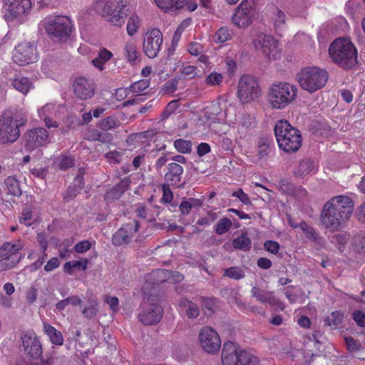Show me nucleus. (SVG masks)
I'll return each mask as SVG.
<instances>
[{"label": "nucleus", "mask_w": 365, "mask_h": 365, "mask_svg": "<svg viewBox=\"0 0 365 365\" xmlns=\"http://www.w3.org/2000/svg\"><path fill=\"white\" fill-rule=\"evenodd\" d=\"M88 262L87 259L67 262L63 265V271L68 274H72L75 269L85 271L87 268Z\"/></svg>", "instance_id": "2f4dec72"}, {"label": "nucleus", "mask_w": 365, "mask_h": 365, "mask_svg": "<svg viewBox=\"0 0 365 365\" xmlns=\"http://www.w3.org/2000/svg\"><path fill=\"white\" fill-rule=\"evenodd\" d=\"M183 168L176 163H170L167 166V172L165 174V181L168 185L180 187Z\"/></svg>", "instance_id": "393cba45"}, {"label": "nucleus", "mask_w": 365, "mask_h": 365, "mask_svg": "<svg viewBox=\"0 0 365 365\" xmlns=\"http://www.w3.org/2000/svg\"><path fill=\"white\" fill-rule=\"evenodd\" d=\"M43 331L48 336L52 344L57 346H61L63 344V335L54 327L48 323H43Z\"/></svg>", "instance_id": "cd10ccee"}, {"label": "nucleus", "mask_w": 365, "mask_h": 365, "mask_svg": "<svg viewBox=\"0 0 365 365\" xmlns=\"http://www.w3.org/2000/svg\"><path fill=\"white\" fill-rule=\"evenodd\" d=\"M163 310L158 303H151L149 299H144L138 319L145 325L158 324L163 317Z\"/></svg>", "instance_id": "f8f14e48"}, {"label": "nucleus", "mask_w": 365, "mask_h": 365, "mask_svg": "<svg viewBox=\"0 0 365 365\" xmlns=\"http://www.w3.org/2000/svg\"><path fill=\"white\" fill-rule=\"evenodd\" d=\"M232 32L226 26L220 28L215 33V37L216 41L219 43H224L232 38Z\"/></svg>", "instance_id": "8fccbe9b"}, {"label": "nucleus", "mask_w": 365, "mask_h": 365, "mask_svg": "<svg viewBox=\"0 0 365 365\" xmlns=\"http://www.w3.org/2000/svg\"><path fill=\"white\" fill-rule=\"evenodd\" d=\"M2 2L4 17L7 21L21 19L31 9V0H2Z\"/></svg>", "instance_id": "9b49d317"}, {"label": "nucleus", "mask_w": 365, "mask_h": 365, "mask_svg": "<svg viewBox=\"0 0 365 365\" xmlns=\"http://www.w3.org/2000/svg\"><path fill=\"white\" fill-rule=\"evenodd\" d=\"M349 238L350 235L346 232L335 233L329 236L331 242L337 245L340 252L344 251V246L348 242Z\"/></svg>", "instance_id": "f704fd0d"}, {"label": "nucleus", "mask_w": 365, "mask_h": 365, "mask_svg": "<svg viewBox=\"0 0 365 365\" xmlns=\"http://www.w3.org/2000/svg\"><path fill=\"white\" fill-rule=\"evenodd\" d=\"M297 96V88L287 82L272 84L268 90L267 101L274 109L282 110L292 103Z\"/></svg>", "instance_id": "20e7f679"}, {"label": "nucleus", "mask_w": 365, "mask_h": 365, "mask_svg": "<svg viewBox=\"0 0 365 365\" xmlns=\"http://www.w3.org/2000/svg\"><path fill=\"white\" fill-rule=\"evenodd\" d=\"M259 0H242L232 17V23L239 28L250 26L258 12Z\"/></svg>", "instance_id": "6e6552de"}, {"label": "nucleus", "mask_w": 365, "mask_h": 365, "mask_svg": "<svg viewBox=\"0 0 365 365\" xmlns=\"http://www.w3.org/2000/svg\"><path fill=\"white\" fill-rule=\"evenodd\" d=\"M174 146L178 152L182 153H189L192 150V143L190 140L177 139L174 142Z\"/></svg>", "instance_id": "603ef678"}, {"label": "nucleus", "mask_w": 365, "mask_h": 365, "mask_svg": "<svg viewBox=\"0 0 365 365\" xmlns=\"http://www.w3.org/2000/svg\"><path fill=\"white\" fill-rule=\"evenodd\" d=\"M239 362L237 365H257L258 359L255 355L245 351H240Z\"/></svg>", "instance_id": "a19ab883"}, {"label": "nucleus", "mask_w": 365, "mask_h": 365, "mask_svg": "<svg viewBox=\"0 0 365 365\" xmlns=\"http://www.w3.org/2000/svg\"><path fill=\"white\" fill-rule=\"evenodd\" d=\"M232 246L235 250L247 252L251 249L252 242L247 234L243 232L232 240Z\"/></svg>", "instance_id": "7c9ffc66"}, {"label": "nucleus", "mask_w": 365, "mask_h": 365, "mask_svg": "<svg viewBox=\"0 0 365 365\" xmlns=\"http://www.w3.org/2000/svg\"><path fill=\"white\" fill-rule=\"evenodd\" d=\"M124 54L128 61L135 65L138 62L139 53L137 51L136 46L132 42H127L124 47Z\"/></svg>", "instance_id": "72a5a7b5"}, {"label": "nucleus", "mask_w": 365, "mask_h": 365, "mask_svg": "<svg viewBox=\"0 0 365 365\" xmlns=\"http://www.w3.org/2000/svg\"><path fill=\"white\" fill-rule=\"evenodd\" d=\"M352 318L357 326L365 327V314L361 310H356L352 314Z\"/></svg>", "instance_id": "338daca9"}, {"label": "nucleus", "mask_w": 365, "mask_h": 365, "mask_svg": "<svg viewBox=\"0 0 365 365\" xmlns=\"http://www.w3.org/2000/svg\"><path fill=\"white\" fill-rule=\"evenodd\" d=\"M80 189L72 185L69 186L66 192L63 195V200L66 202L72 200L80 192Z\"/></svg>", "instance_id": "680f3d73"}, {"label": "nucleus", "mask_w": 365, "mask_h": 365, "mask_svg": "<svg viewBox=\"0 0 365 365\" xmlns=\"http://www.w3.org/2000/svg\"><path fill=\"white\" fill-rule=\"evenodd\" d=\"M240 351L237 345L230 341L225 342L222 351V362L223 365H237L239 362Z\"/></svg>", "instance_id": "b1692460"}, {"label": "nucleus", "mask_w": 365, "mask_h": 365, "mask_svg": "<svg viewBox=\"0 0 365 365\" xmlns=\"http://www.w3.org/2000/svg\"><path fill=\"white\" fill-rule=\"evenodd\" d=\"M38 55L36 48L29 42L19 43L13 52V61L19 65L24 66L36 62Z\"/></svg>", "instance_id": "ddd939ff"}, {"label": "nucleus", "mask_w": 365, "mask_h": 365, "mask_svg": "<svg viewBox=\"0 0 365 365\" xmlns=\"http://www.w3.org/2000/svg\"><path fill=\"white\" fill-rule=\"evenodd\" d=\"M170 185H168V184L167 183L163 184L162 186L163 197L161 198V201L165 203H169L173 199V194L170 188Z\"/></svg>", "instance_id": "0e129e2a"}, {"label": "nucleus", "mask_w": 365, "mask_h": 365, "mask_svg": "<svg viewBox=\"0 0 365 365\" xmlns=\"http://www.w3.org/2000/svg\"><path fill=\"white\" fill-rule=\"evenodd\" d=\"M218 217L219 215L217 212L208 211L206 216L197 220L196 225L205 227L210 226L218 218Z\"/></svg>", "instance_id": "3c124183"}, {"label": "nucleus", "mask_w": 365, "mask_h": 365, "mask_svg": "<svg viewBox=\"0 0 365 365\" xmlns=\"http://www.w3.org/2000/svg\"><path fill=\"white\" fill-rule=\"evenodd\" d=\"M237 96L242 103L259 98L261 89L257 79L250 75L242 76L238 82Z\"/></svg>", "instance_id": "9d476101"}, {"label": "nucleus", "mask_w": 365, "mask_h": 365, "mask_svg": "<svg viewBox=\"0 0 365 365\" xmlns=\"http://www.w3.org/2000/svg\"><path fill=\"white\" fill-rule=\"evenodd\" d=\"M130 179L129 177L123 178L118 184H117L109 192L113 197L119 198L124 193L130 185Z\"/></svg>", "instance_id": "e433bc0d"}, {"label": "nucleus", "mask_w": 365, "mask_h": 365, "mask_svg": "<svg viewBox=\"0 0 365 365\" xmlns=\"http://www.w3.org/2000/svg\"><path fill=\"white\" fill-rule=\"evenodd\" d=\"M55 163L61 170H66L68 168L73 167L75 164L73 158L71 155H61L58 156L56 159Z\"/></svg>", "instance_id": "79ce46f5"}, {"label": "nucleus", "mask_w": 365, "mask_h": 365, "mask_svg": "<svg viewBox=\"0 0 365 365\" xmlns=\"http://www.w3.org/2000/svg\"><path fill=\"white\" fill-rule=\"evenodd\" d=\"M81 299L79 298L77 295L71 296L69 297H67L65 299L59 301L56 304V308L59 310L62 311L63 310L66 306L68 304H72L73 306L81 305Z\"/></svg>", "instance_id": "de8ad7c7"}, {"label": "nucleus", "mask_w": 365, "mask_h": 365, "mask_svg": "<svg viewBox=\"0 0 365 365\" xmlns=\"http://www.w3.org/2000/svg\"><path fill=\"white\" fill-rule=\"evenodd\" d=\"M140 223L134 220L131 222L123 225V226L116 231L112 237V242L115 246H121L128 244L134 235L138 231Z\"/></svg>", "instance_id": "a211bd4d"}, {"label": "nucleus", "mask_w": 365, "mask_h": 365, "mask_svg": "<svg viewBox=\"0 0 365 365\" xmlns=\"http://www.w3.org/2000/svg\"><path fill=\"white\" fill-rule=\"evenodd\" d=\"M253 45L269 60L276 61L281 57V48L279 41L271 35L260 33L257 35L253 41Z\"/></svg>", "instance_id": "1a4fd4ad"}, {"label": "nucleus", "mask_w": 365, "mask_h": 365, "mask_svg": "<svg viewBox=\"0 0 365 365\" xmlns=\"http://www.w3.org/2000/svg\"><path fill=\"white\" fill-rule=\"evenodd\" d=\"M223 77L222 74L217 72H212L206 76L205 83L210 86L220 85L222 82Z\"/></svg>", "instance_id": "4d7b16f0"}, {"label": "nucleus", "mask_w": 365, "mask_h": 365, "mask_svg": "<svg viewBox=\"0 0 365 365\" xmlns=\"http://www.w3.org/2000/svg\"><path fill=\"white\" fill-rule=\"evenodd\" d=\"M279 187L281 191L287 195L293 194L294 190V185L284 179H282L279 182Z\"/></svg>", "instance_id": "69168bd1"}, {"label": "nucleus", "mask_w": 365, "mask_h": 365, "mask_svg": "<svg viewBox=\"0 0 365 365\" xmlns=\"http://www.w3.org/2000/svg\"><path fill=\"white\" fill-rule=\"evenodd\" d=\"M203 205V200L190 197L188 199H183L179 205V210L183 215L190 214L192 208H199Z\"/></svg>", "instance_id": "bb28decb"}, {"label": "nucleus", "mask_w": 365, "mask_h": 365, "mask_svg": "<svg viewBox=\"0 0 365 365\" xmlns=\"http://www.w3.org/2000/svg\"><path fill=\"white\" fill-rule=\"evenodd\" d=\"M314 168L313 162L309 159L302 160L297 169L294 171L296 175L303 177L309 174Z\"/></svg>", "instance_id": "c03bdc74"}, {"label": "nucleus", "mask_w": 365, "mask_h": 365, "mask_svg": "<svg viewBox=\"0 0 365 365\" xmlns=\"http://www.w3.org/2000/svg\"><path fill=\"white\" fill-rule=\"evenodd\" d=\"M26 122L24 119H15L10 111L4 113L0 117V143H14L20 136L19 128Z\"/></svg>", "instance_id": "423d86ee"}, {"label": "nucleus", "mask_w": 365, "mask_h": 365, "mask_svg": "<svg viewBox=\"0 0 365 365\" xmlns=\"http://www.w3.org/2000/svg\"><path fill=\"white\" fill-rule=\"evenodd\" d=\"M250 293L252 297L263 304H268L270 307L277 309L284 310V304L275 296L274 292L273 291L254 286Z\"/></svg>", "instance_id": "6ab92c4d"}, {"label": "nucleus", "mask_w": 365, "mask_h": 365, "mask_svg": "<svg viewBox=\"0 0 365 365\" xmlns=\"http://www.w3.org/2000/svg\"><path fill=\"white\" fill-rule=\"evenodd\" d=\"M113 53L106 48L101 50L98 56L92 60L93 65L102 71L104 69V64L106 61L111 58Z\"/></svg>", "instance_id": "473e14b6"}, {"label": "nucleus", "mask_w": 365, "mask_h": 365, "mask_svg": "<svg viewBox=\"0 0 365 365\" xmlns=\"http://www.w3.org/2000/svg\"><path fill=\"white\" fill-rule=\"evenodd\" d=\"M354 209L353 200L346 195H337L329 199L321 211V222L330 231H338L346 227Z\"/></svg>", "instance_id": "f257e3e1"}, {"label": "nucleus", "mask_w": 365, "mask_h": 365, "mask_svg": "<svg viewBox=\"0 0 365 365\" xmlns=\"http://www.w3.org/2000/svg\"><path fill=\"white\" fill-rule=\"evenodd\" d=\"M344 319V315L339 312H334L329 316L326 320L327 324L331 327H337L339 326Z\"/></svg>", "instance_id": "6e6d98bb"}, {"label": "nucleus", "mask_w": 365, "mask_h": 365, "mask_svg": "<svg viewBox=\"0 0 365 365\" xmlns=\"http://www.w3.org/2000/svg\"><path fill=\"white\" fill-rule=\"evenodd\" d=\"M219 105V103L213 104L209 110L206 112L209 119L214 121L220 120L222 119V115Z\"/></svg>", "instance_id": "bf43d9fd"}, {"label": "nucleus", "mask_w": 365, "mask_h": 365, "mask_svg": "<svg viewBox=\"0 0 365 365\" xmlns=\"http://www.w3.org/2000/svg\"><path fill=\"white\" fill-rule=\"evenodd\" d=\"M199 341L202 349L209 354L217 352L221 346L219 334L210 327H204L200 329Z\"/></svg>", "instance_id": "2eb2a0df"}, {"label": "nucleus", "mask_w": 365, "mask_h": 365, "mask_svg": "<svg viewBox=\"0 0 365 365\" xmlns=\"http://www.w3.org/2000/svg\"><path fill=\"white\" fill-rule=\"evenodd\" d=\"M272 19L276 30H282L284 28L287 16L283 11L277 8L272 14Z\"/></svg>", "instance_id": "58836bf2"}, {"label": "nucleus", "mask_w": 365, "mask_h": 365, "mask_svg": "<svg viewBox=\"0 0 365 365\" xmlns=\"http://www.w3.org/2000/svg\"><path fill=\"white\" fill-rule=\"evenodd\" d=\"M25 353L34 359L38 358L42 354V346L39 339L34 333H25L21 336Z\"/></svg>", "instance_id": "412c9836"}, {"label": "nucleus", "mask_w": 365, "mask_h": 365, "mask_svg": "<svg viewBox=\"0 0 365 365\" xmlns=\"http://www.w3.org/2000/svg\"><path fill=\"white\" fill-rule=\"evenodd\" d=\"M156 5L162 10L168 9L178 10L186 8L190 11H195L197 7V3L194 0H154Z\"/></svg>", "instance_id": "4be33fe9"}, {"label": "nucleus", "mask_w": 365, "mask_h": 365, "mask_svg": "<svg viewBox=\"0 0 365 365\" xmlns=\"http://www.w3.org/2000/svg\"><path fill=\"white\" fill-rule=\"evenodd\" d=\"M232 222L228 217L221 218L215 226V232L218 235H222L227 232L232 227Z\"/></svg>", "instance_id": "37998d69"}, {"label": "nucleus", "mask_w": 365, "mask_h": 365, "mask_svg": "<svg viewBox=\"0 0 365 365\" xmlns=\"http://www.w3.org/2000/svg\"><path fill=\"white\" fill-rule=\"evenodd\" d=\"M125 150H113L105 154V158L107 159L108 163L118 164L121 162L122 158L125 154Z\"/></svg>", "instance_id": "5fc2aeb1"}, {"label": "nucleus", "mask_w": 365, "mask_h": 365, "mask_svg": "<svg viewBox=\"0 0 365 365\" xmlns=\"http://www.w3.org/2000/svg\"><path fill=\"white\" fill-rule=\"evenodd\" d=\"M73 89L75 96L82 101L92 98L96 93L93 80L85 77L77 78L73 83Z\"/></svg>", "instance_id": "aec40b11"}, {"label": "nucleus", "mask_w": 365, "mask_h": 365, "mask_svg": "<svg viewBox=\"0 0 365 365\" xmlns=\"http://www.w3.org/2000/svg\"><path fill=\"white\" fill-rule=\"evenodd\" d=\"M41 244V247L42 250V253L41 256L31 264L32 269L37 270L44 263L46 259L47 258V254L46 251L48 248V243L45 240L39 241Z\"/></svg>", "instance_id": "09e8293b"}, {"label": "nucleus", "mask_w": 365, "mask_h": 365, "mask_svg": "<svg viewBox=\"0 0 365 365\" xmlns=\"http://www.w3.org/2000/svg\"><path fill=\"white\" fill-rule=\"evenodd\" d=\"M292 130H297L292 127L287 120H279L274 126V134L277 141H280L282 139L286 138L291 133Z\"/></svg>", "instance_id": "a878e982"}, {"label": "nucleus", "mask_w": 365, "mask_h": 365, "mask_svg": "<svg viewBox=\"0 0 365 365\" xmlns=\"http://www.w3.org/2000/svg\"><path fill=\"white\" fill-rule=\"evenodd\" d=\"M13 87L23 94H26L33 87L31 81L24 76L14 78L11 81Z\"/></svg>", "instance_id": "c756f323"}, {"label": "nucleus", "mask_w": 365, "mask_h": 365, "mask_svg": "<svg viewBox=\"0 0 365 365\" xmlns=\"http://www.w3.org/2000/svg\"><path fill=\"white\" fill-rule=\"evenodd\" d=\"M25 148L31 152L48 143V133L43 128H36L24 134Z\"/></svg>", "instance_id": "dca6fc26"}, {"label": "nucleus", "mask_w": 365, "mask_h": 365, "mask_svg": "<svg viewBox=\"0 0 365 365\" xmlns=\"http://www.w3.org/2000/svg\"><path fill=\"white\" fill-rule=\"evenodd\" d=\"M149 86L150 81L147 79H143L133 83L130 86V89L133 93H140L147 89Z\"/></svg>", "instance_id": "13d9d810"}, {"label": "nucleus", "mask_w": 365, "mask_h": 365, "mask_svg": "<svg viewBox=\"0 0 365 365\" xmlns=\"http://www.w3.org/2000/svg\"><path fill=\"white\" fill-rule=\"evenodd\" d=\"M223 277L240 280L245 277V270L240 267H231L223 269Z\"/></svg>", "instance_id": "ea45409f"}, {"label": "nucleus", "mask_w": 365, "mask_h": 365, "mask_svg": "<svg viewBox=\"0 0 365 365\" xmlns=\"http://www.w3.org/2000/svg\"><path fill=\"white\" fill-rule=\"evenodd\" d=\"M4 183L9 194L14 196H20L21 195L19 182L14 177H7Z\"/></svg>", "instance_id": "4c0bfd02"}, {"label": "nucleus", "mask_w": 365, "mask_h": 365, "mask_svg": "<svg viewBox=\"0 0 365 365\" xmlns=\"http://www.w3.org/2000/svg\"><path fill=\"white\" fill-rule=\"evenodd\" d=\"M24 243L21 240L6 242L0 247V272L11 269L21 260V250Z\"/></svg>", "instance_id": "0eeeda50"}, {"label": "nucleus", "mask_w": 365, "mask_h": 365, "mask_svg": "<svg viewBox=\"0 0 365 365\" xmlns=\"http://www.w3.org/2000/svg\"><path fill=\"white\" fill-rule=\"evenodd\" d=\"M163 43V34L158 29L148 31L143 41V51L145 55L153 58L157 56Z\"/></svg>", "instance_id": "f3484780"}, {"label": "nucleus", "mask_w": 365, "mask_h": 365, "mask_svg": "<svg viewBox=\"0 0 365 365\" xmlns=\"http://www.w3.org/2000/svg\"><path fill=\"white\" fill-rule=\"evenodd\" d=\"M19 222L26 226L33 224V211L31 207H26L23 209L21 216L19 217Z\"/></svg>", "instance_id": "864d4df0"}, {"label": "nucleus", "mask_w": 365, "mask_h": 365, "mask_svg": "<svg viewBox=\"0 0 365 365\" xmlns=\"http://www.w3.org/2000/svg\"><path fill=\"white\" fill-rule=\"evenodd\" d=\"M50 40L55 43L66 42L74 31L71 19L66 16H56L46 18L41 22Z\"/></svg>", "instance_id": "7ed1b4c3"}, {"label": "nucleus", "mask_w": 365, "mask_h": 365, "mask_svg": "<svg viewBox=\"0 0 365 365\" xmlns=\"http://www.w3.org/2000/svg\"><path fill=\"white\" fill-rule=\"evenodd\" d=\"M286 138L280 140L277 143L280 149L286 153H295L302 145V136L298 130H292Z\"/></svg>", "instance_id": "5701e85b"}, {"label": "nucleus", "mask_w": 365, "mask_h": 365, "mask_svg": "<svg viewBox=\"0 0 365 365\" xmlns=\"http://www.w3.org/2000/svg\"><path fill=\"white\" fill-rule=\"evenodd\" d=\"M127 0H97L96 11L106 20L116 26H121L125 22L127 16L125 8Z\"/></svg>", "instance_id": "39448f33"}, {"label": "nucleus", "mask_w": 365, "mask_h": 365, "mask_svg": "<svg viewBox=\"0 0 365 365\" xmlns=\"http://www.w3.org/2000/svg\"><path fill=\"white\" fill-rule=\"evenodd\" d=\"M120 125L119 121L113 116H108L101 120L98 123V127L103 130H108L115 128Z\"/></svg>", "instance_id": "49530a36"}, {"label": "nucleus", "mask_w": 365, "mask_h": 365, "mask_svg": "<svg viewBox=\"0 0 365 365\" xmlns=\"http://www.w3.org/2000/svg\"><path fill=\"white\" fill-rule=\"evenodd\" d=\"M90 303H91V307H86L83 310V314L88 319H91L93 317H94L98 310L97 309V302L95 299H90Z\"/></svg>", "instance_id": "052dcab7"}, {"label": "nucleus", "mask_w": 365, "mask_h": 365, "mask_svg": "<svg viewBox=\"0 0 365 365\" xmlns=\"http://www.w3.org/2000/svg\"><path fill=\"white\" fill-rule=\"evenodd\" d=\"M188 52L195 56H198L203 53L202 46L197 42H192L188 46Z\"/></svg>", "instance_id": "774afa93"}, {"label": "nucleus", "mask_w": 365, "mask_h": 365, "mask_svg": "<svg viewBox=\"0 0 365 365\" xmlns=\"http://www.w3.org/2000/svg\"><path fill=\"white\" fill-rule=\"evenodd\" d=\"M232 196L238 198L243 204L246 205H252V202L248 195L244 192L241 188H239L237 190L233 192Z\"/></svg>", "instance_id": "e2e57ef3"}, {"label": "nucleus", "mask_w": 365, "mask_h": 365, "mask_svg": "<svg viewBox=\"0 0 365 365\" xmlns=\"http://www.w3.org/2000/svg\"><path fill=\"white\" fill-rule=\"evenodd\" d=\"M328 52L331 61L344 70L353 69L358 64V50L349 38H336Z\"/></svg>", "instance_id": "f03ea898"}, {"label": "nucleus", "mask_w": 365, "mask_h": 365, "mask_svg": "<svg viewBox=\"0 0 365 365\" xmlns=\"http://www.w3.org/2000/svg\"><path fill=\"white\" fill-rule=\"evenodd\" d=\"M348 351L351 353L354 357L358 359H364L358 352L364 351L363 346L356 341L353 337L348 336L344 339Z\"/></svg>", "instance_id": "c9c22d12"}, {"label": "nucleus", "mask_w": 365, "mask_h": 365, "mask_svg": "<svg viewBox=\"0 0 365 365\" xmlns=\"http://www.w3.org/2000/svg\"><path fill=\"white\" fill-rule=\"evenodd\" d=\"M180 308L185 309V314L188 318H197L200 314V309L194 302L186 298H182L179 301Z\"/></svg>", "instance_id": "c85d7f7f"}, {"label": "nucleus", "mask_w": 365, "mask_h": 365, "mask_svg": "<svg viewBox=\"0 0 365 365\" xmlns=\"http://www.w3.org/2000/svg\"><path fill=\"white\" fill-rule=\"evenodd\" d=\"M140 25V20L139 16L135 14H132L128 21L127 32L128 35L133 36L135 34Z\"/></svg>", "instance_id": "a18cd8bd"}, {"label": "nucleus", "mask_w": 365, "mask_h": 365, "mask_svg": "<svg viewBox=\"0 0 365 365\" xmlns=\"http://www.w3.org/2000/svg\"><path fill=\"white\" fill-rule=\"evenodd\" d=\"M297 79L303 89L314 92L319 88V68L317 66L304 68L297 75Z\"/></svg>", "instance_id": "4468645a"}]
</instances>
